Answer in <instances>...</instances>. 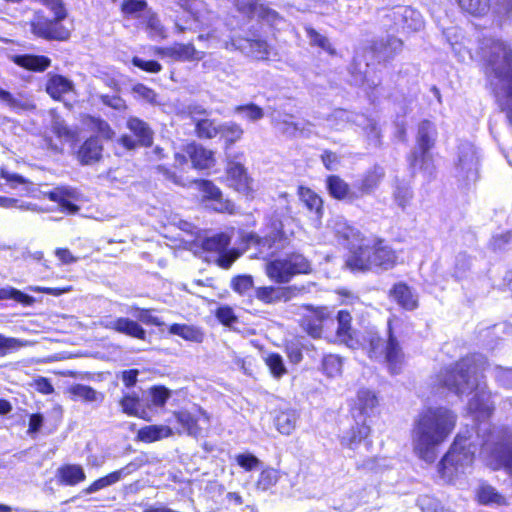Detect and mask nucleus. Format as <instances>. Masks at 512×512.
<instances>
[{"label":"nucleus","instance_id":"17","mask_svg":"<svg viewBox=\"0 0 512 512\" xmlns=\"http://www.w3.org/2000/svg\"><path fill=\"white\" fill-rule=\"evenodd\" d=\"M100 325L105 329L113 330L132 338L146 339V331L143 327L138 322L127 317L113 318L108 316L100 321Z\"/></svg>","mask_w":512,"mask_h":512},{"label":"nucleus","instance_id":"14","mask_svg":"<svg viewBox=\"0 0 512 512\" xmlns=\"http://www.w3.org/2000/svg\"><path fill=\"white\" fill-rule=\"evenodd\" d=\"M227 175L229 185L243 195H249L252 192V179L248 176L247 170L241 163L244 157L243 153L232 154L227 152Z\"/></svg>","mask_w":512,"mask_h":512},{"label":"nucleus","instance_id":"43","mask_svg":"<svg viewBox=\"0 0 512 512\" xmlns=\"http://www.w3.org/2000/svg\"><path fill=\"white\" fill-rule=\"evenodd\" d=\"M169 332L196 343L203 340V333L199 329L185 324H173L170 326Z\"/></svg>","mask_w":512,"mask_h":512},{"label":"nucleus","instance_id":"51","mask_svg":"<svg viewBox=\"0 0 512 512\" xmlns=\"http://www.w3.org/2000/svg\"><path fill=\"white\" fill-rule=\"evenodd\" d=\"M343 360L338 355L329 354L322 359V371L328 377H336L342 372Z\"/></svg>","mask_w":512,"mask_h":512},{"label":"nucleus","instance_id":"40","mask_svg":"<svg viewBox=\"0 0 512 512\" xmlns=\"http://www.w3.org/2000/svg\"><path fill=\"white\" fill-rule=\"evenodd\" d=\"M275 127L284 135L293 137L301 131L300 123L294 120L290 114H279L274 118Z\"/></svg>","mask_w":512,"mask_h":512},{"label":"nucleus","instance_id":"9","mask_svg":"<svg viewBox=\"0 0 512 512\" xmlns=\"http://www.w3.org/2000/svg\"><path fill=\"white\" fill-rule=\"evenodd\" d=\"M480 155L471 142H462L458 146L454 167V176L459 182L469 185L479 177Z\"/></svg>","mask_w":512,"mask_h":512},{"label":"nucleus","instance_id":"33","mask_svg":"<svg viewBox=\"0 0 512 512\" xmlns=\"http://www.w3.org/2000/svg\"><path fill=\"white\" fill-rule=\"evenodd\" d=\"M187 153L195 168L207 169L214 164L213 152L201 145L192 144L187 147Z\"/></svg>","mask_w":512,"mask_h":512},{"label":"nucleus","instance_id":"59","mask_svg":"<svg viewBox=\"0 0 512 512\" xmlns=\"http://www.w3.org/2000/svg\"><path fill=\"white\" fill-rule=\"evenodd\" d=\"M91 129L96 131L101 137L105 139H112L115 132L112 130L108 122L101 118L90 117L89 123Z\"/></svg>","mask_w":512,"mask_h":512},{"label":"nucleus","instance_id":"21","mask_svg":"<svg viewBox=\"0 0 512 512\" xmlns=\"http://www.w3.org/2000/svg\"><path fill=\"white\" fill-rule=\"evenodd\" d=\"M159 54L169 57L175 61H195L202 59L204 53L195 49L192 43H175L171 47L162 48Z\"/></svg>","mask_w":512,"mask_h":512},{"label":"nucleus","instance_id":"12","mask_svg":"<svg viewBox=\"0 0 512 512\" xmlns=\"http://www.w3.org/2000/svg\"><path fill=\"white\" fill-rule=\"evenodd\" d=\"M219 40L223 42L225 50L239 51L257 60L267 59L270 53V47L265 40L242 37L233 30L229 33V39Z\"/></svg>","mask_w":512,"mask_h":512},{"label":"nucleus","instance_id":"38","mask_svg":"<svg viewBox=\"0 0 512 512\" xmlns=\"http://www.w3.org/2000/svg\"><path fill=\"white\" fill-rule=\"evenodd\" d=\"M390 295L400 306L406 310H413L417 307V300L414 298L410 288L406 284H395L390 292Z\"/></svg>","mask_w":512,"mask_h":512},{"label":"nucleus","instance_id":"48","mask_svg":"<svg viewBox=\"0 0 512 512\" xmlns=\"http://www.w3.org/2000/svg\"><path fill=\"white\" fill-rule=\"evenodd\" d=\"M477 497L480 503L484 505L489 504H497L503 505L505 504V498L499 494L495 488L490 485H482L477 490Z\"/></svg>","mask_w":512,"mask_h":512},{"label":"nucleus","instance_id":"2","mask_svg":"<svg viewBox=\"0 0 512 512\" xmlns=\"http://www.w3.org/2000/svg\"><path fill=\"white\" fill-rule=\"evenodd\" d=\"M485 364V358L481 354L466 356L441 372L438 380L441 386L458 396L474 391L468 403L469 409L489 414L494 409L491 393L480 380V373L485 369Z\"/></svg>","mask_w":512,"mask_h":512},{"label":"nucleus","instance_id":"13","mask_svg":"<svg viewBox=\"0 0 512 512\" xmlns=\"http://www.w3.org/2000/svg\"><path fill=\"white\" fill-rule=\"evenodd\" d=\"M127 129L132 135L124 134L118 142L127 150H136L139 147H148L153 143V131L145 121L131 116L126 122Z\"/></svg>","mask_w":512,"mask_h":512},{"label":"nucleus","instance_id":"27","mask_svg":"<svg viewBox=\"0 0 512 512\" xmlns=\"http://www.w3.org/2000/svg\"><path fill=\"white\" fill-rule=\"evenodd\" d=\"M385 176V171L380 166H374L371 170L367 171L359 184L356 186V190L361 194V198L364 195L373 193Z\"/></svg>","mask_w":512,"mask_h":512},{"label":"nucleus","instance_id":"61","mask_svg":"<svg viewBox=\"0 0 512 512\" xmlns=\"http://www.w3.org/2000/svg\"><path fill=\"white\" fill-rule=\"evenodd\" d=\"M146 7L147 2L145 0H125L122 3L121 9L125 15L136 17Z\"/></svg>","mask_w":512,"mask_h":512},{"label":"nucleus","instance_id":"25","mask_svg":"<svg viewBox=\"0 0 512 512\" xmlns=\"http://www.w3.org/2000/svg\"><path fill=\"white\" fill-rule=\"evenodd\" d=\"M49 200L59 203L63 211L69 214L76 213L79 208L72 200L75 199V191L67 187H56L55 189L43 192Z\"/></svg>","mask_w":512,"mask_h":512},{"label":"nucleus","instance_id":"11","mask_svg":"<svg viewBox=\"0 0 512 512\" xmlns=\"http://www.w3.org/2000/svg\"><path fill=\"white\" fill-rule=\"evenodd\" d=\"M307 313L303 316L302 327L314 339L322 337L325 330L334 325V309L327 306L306 305Z\"/></svg>","mask_w":512,"mask_h":512},{"label":"nucleus","instance_id":"10","mask_svg":"<svg viewBox=\"0 0 512 512\" xmlns=\"http://www.w3.org/2000/svg\"><path fill=\"white\" fill-rule=\"evenodd\" d=\"M283 227V221L279 218L278 214H274L267 225V232L263 237L251 232L244 235L243 240L248 245L267 247L269 249H282L289 240V235L283 230Z\"/></svg>","mask_w":512,"mask_h":512},{"label":"nucleus","instance_id":"1","mask_svg":"<svg viewBox=\"0 0 512 512\" xmlns=\"http://www.w3.org/2000/svg\"><path fill=\"white\" fill-rule=\"evenodd\" d=\"M332 230L338 241L350 251L346 266L351 270H389L395 266L396 253L383 240L365 238L343 218L333 220Z\"/></svg>","mask_w":512,"mask_h":512},{"label":"nucleus","instance_id":"4","mask_svg":"<svg viewBox=\"0 0 512 512\" xmlns=\"http://www.w3.org/2000/svg\"><path fill=\"white\" fill-rule=\"evenodd\" d=\"M456 415L444 407L427 408L414 421L412 446L423 461L433 463L438 457L439 446L455 427Z\"/></svg>","mask_w":512,"mask_h":512},{"label":"nucleus","instance_id":"62","mask_svg":"<svg viewBox=\"0 0 512 512\" xmlns=\"http://www.w3.org/2000/svg\"><path fill=\"white\" fill-rule=\"evenodd\" d=\"M413 193L406 185H398L394 191V199L399 207L405 209L410 203Z\"/></svg>","mask_w":512,"mask_h":512},{"label":"nucleus","instance_id":"64","mask_svg":"<svg viewBox=\"0 0 512 512\" xmlns=\"http://www.w3.org/2000/svg\"><path fill=\"white\" fill-rule=\"evenodd\" d=\"M22 346L20 340L16 338L5 337L0 334V358L4 357L7 353L17 350Z\"/></svg>","mask_w":512,"mask_h":512},{"label":"nucleus","instance_id":"63","mask_svg":"<svg viewBox=\"0 0 512 512\" xmlns=\"http://www.w3.org/2000/svg\"><path fill=\"white\" fill-rule=\"evenodd\" d=\"M493 374L496 381L507 388H512V368H503L501 366H494Z\"/></svg>","mask_w":512,"mask_h":512},{"label":"nucleus","instance_id":"41","mask_svg":"<svg viewBox=\"0 0 512 512\" xmlns=\"http://www.w3.org/2000/svg\"><path fill=\"white\" fill-rule=\"evenodd\" d=\"M244 134L242 127L235 122H225L220 124L219 135L225 140L226 149L239 141Z\"/></svg>","mask_w":512,"mask_h":512},{"label":"nucleus","instance_id":"60","mask_svg":"<svg viewBox=\"0 0 512 512\" xmlns=\"http://www.w3.org/2000/svg\"><path fill=\"white\" fill-rule=\"evenodd\" d=\"M234 291L239 294H245L253 287V278L250 275H240L232 279L231 282Z\"/></svg>","mask_w":512,"mask_h":512},{"label":"nucleus","instance_id":"44","mask_svg":"<svg viewBox=\"0 0 512 512\" xmlns=\"http://www.w3.org/2000/svg\"><path fill=\"white\" fill-rule=\"evenodd\" d=\"M172 434L171 429L168 426H147L142 428L138 437L144 442H153L160 440L161 438L168 437Z\"/></svg>","mask_w":512,"mask_h":512},{"label":"nucleus","instance_id":"8","mask_svg":"<svg viewBox=\"0 0 512 512\" xmlns=\"http://www.w3.org/2000/svg\"><path fill=\"white\" fill-rule=\"evenodd\" d=\"M310 270V262L299 253L288 254L266 265L268 277L277 283H287L294 275L306 274Z\"/></svg>","mask_w":512,"mask_h":512},{"label":"nucleus","instance_id":"22","mask_svg":"<svg viewBox=\"0 0 512 512\" xmlns=\"http://www.w3.org/2000/svg\"><path fill=\"white\" fill-rule=\"evenodd\" d=\"M103 145L98 137L88 138L77 152L78 160L82 165H92L102 158Z\"/></svg>","mask_w":512,"mask_h":512},{"label":"nucleus","instance_id":"36","mask_svg":"<svg viewBox=\"0 0 512 512\" xmlns=\"http://www.w3.org/2000/svg\"><path fill=\"white\" fill-rule=\"evenodd\" d=\"M294 289L291 287L287 288H274V287H261L256 291V297L260 301L270 304L276 301L284 300L288 301L293 295Z\"/></svg>","mask_w":512,"mask_h":512},{"label":"nucleus","instance_id":"15","mask_svg":"<svg viewBox=\"0 0 512 512\" xmlns=\"http://www.w3.org/2000/svg\"><path fill=\"white\" fill-rule=\"evenodd\" d=\"M230 244V237L220 233L206 238L203 241V248L206 251L218 253L216 263L223 269H229L234 261L240 256L236 249L227 250Z\"/></svg>","mask_w":512,"mask_h":512},{"label":"nucleus","instance_id":"16","mask_svg":"<svg viewBox=\"0 0 512 512\" xmlns=\"http://www.w3.org/2000/svg\"><path fill=\"white\" fill-rule=\"evenodd\" d=\"M394 22V26L403 32H417L424 27L422 15L410 6L394 7L386 14Z\"/></svg>","mask_w":512,"mask_h":512},{"label":"nucleus","instance_id":"24","mask_svg":"<svg viewBox=\"0 0 512 512\" xmlns=\"http://www.w3.org/2000/svg\"><path fill=\"white\" fill-rule=\"evenodd\" d=\"M200 190L205 198L215 201L214 209L219 212L233 213L235 209L234 203L229 200H223L220 189L208 180L200 183Z\"/></svg>","mask_w":512,"mask_h":512},{"label":"nucleus","instance_id":"20","mask_svg":"<svg viewBox=\"0 0 512 512\" xmlns=\"http://www.w3.org/2000/svg\"><path fill=\"white\" fill-rule=\"evenodd\" d=\"M238 11L249 17H259L269 22H274L278 13L256 0H231Z\"/></svg>","mask_w":512,"mask_h":512},{"label":"nucleus","instance_id":"42","mask_svg":"<svg viewBox=\"0 0 512 512\" xmlns=\"http://www.w3.org/2000/svg\"><path fill=\"white\" fill-rule=\"evenodd\" d=\"M299 196L308 210L315 212L320 217L323 210V201L320 196L309 188H300Z\"/></svg>","mask_w":512,"mask_h":512},{"label":"nucleus","instance_id":"19","mask_svg":"<svg viewBox=\"0 0 512 512\" xmlns=\"http://www.w3.org/2000/svg\"><path fill=\"white\" fill-rule=\"evenodd\" d=\"M140 466H141L140 463H138L136 461H132V462L128 463L125 467H123L117 471H114L102 478L97 479L90 486L85 488L82 492L84 494H92V493H95L103 488L113 485V484L117 483L118 481H120L122 478L128 476L132 472L139 469Z\"/></svg>","mask_w":512,"mask_h":512},{"label":"nucleus","instance_id":"56","mask_svg":"<svg viewBox=\"0 0 512 512\" xmlns=\"http://www.w3.org/2000/svg\"><path fill=\"white\" fill-rule=\"evenodd\" d=\"M306 34L311 45L318 46L330 54H334L335 51L326 36L311 27L306 28Z\"/></svg>","mask_w":512,"mask_h":512},{"label":"nucleus","instance_id":"7","mask_svg":"<svg viewBox=\"0 0 512 512\" xmlns=\"http://www.w3.org/2000/svg\"><path fill=\"white\" fill-rule=\"evenodd\" d=\"M476 450V445L469 438L458 435L439 463L442 477L451 480L459 473L465 472L472 465Z\"/></svg>","mask_w":512,"mask_h":512},{"label":"nucleus","instance_id":"47","mask_svg":"<svg viewBox=\"0 0 512 512\" xmlns=\"http://www.w3.org/2000/svg\"><path fill=\"white\" fill-rule=\"evenodd\" d=\"M120 405L124 413L130 416H137L140 418H145L146 410L141 408L140 399L135 394H127L125 395L121 401Z\"/></svg>","mask_w":512,"mask_h":512},{"label":"nucleus","instance_id":"45","mask_svg":"<svg viewBox=\"0 0 512 512\" xmlns=\"http://www.w3.org/2000/svg\"><path fill=\"white\" fill-rule=\"evenodd\" d=\"M220 124L221 123H216V121L209 118L198 120L195 125L196 135L201 139H212L219 135Z\"/></svg>","mask_w":512,"mask_h":512},{"label":"nucleus","instance_id":"54","mask_svg":"<svg viewBox=\"0 0 512 512\" xmlns=\"http://www.w3.org/2000/svg\"><path fill=\"white\" fill-rule=\"evenodd\" d=\"M279 480L278 471L273 468L264 469L257 480L256 487L262 491L268 490Z\"/></svg>","mask_w":512,"mask_h":512},{"label":"nucleus","instance_id":"35","mask_svg":"<svg viewBox=\"0 0 512 512\" xmlns=\"http://www.w3.org/2000/svg\"><path fill=\"white\" fill-rule=\"evenodd\" d=\"M14 62L22 68L35 72H43L51 65L48 57L30 54L17 55L14 57Z\"/></svg>","mask_w":512,"mask_h":512},{"label":"nucleus","instance_id":"52","mask_svg":"<svg viewBox=\"0 0 512 512\" xmlns=\"http://www.w3.org/2000/svg\"><path fill=\"white\" fill-rule=\"evenodd\" d=\"M234 111L236 114L242 115L244 118L253 122L258 121L264 117L263 109L253 103L236 106Z\"/></svg>","mask_w":512,"mask_h":512},{"label":"nucleus","instance_id":"53","mask_svg":"<svg viewBox=\"0 0 512 512\" xmlns=\"http://www.w3.org/2000/svg\"><path fill=\"white\" fill-rule=\"evenodd\" d=\"M265 363L269 367L271 374L275 378H281L287 373V369L284 365V361L281 355L277 353L269 354L265 358Z\"/></svg>","mask_w":512,"mask_h":512},{"label":"nucleus","instance_id":"58","mask_svg":"<svg viewBox=\"0 0 512 512\" xmlns=\"http://www.w3.org/2000/svg\"><path fill=\"white\" fill-rule=\"evenodd\" d=\"M149 395L153 406L163 407L170 397V391L164 386H154L150 388Z\"/></svg>","mask_w":512,"mask_h":512},{"label":"nucleus","instance_id":"39","mask_svg":"<svg viewBox=\"0 0 512 512\" xmlns=\"http://www.w3.org/2000/svg\"><path fill=\"white\" fill-rule=\"evenodd\" d=\"M298 417L297 412L292 409L280 412L275 419L277 430L281 434L290 435L296 427Z\"/></svg>","mask_w":512,"mask_h":512},{"label":"nucleus","instance_id":"6","mask_svg":"<svg viewBox=\"0 0 512 512\" xmlns=\"http://www.w3.org/2000/svg\"><path fill=\"white\" fill-rule=\"evenodd\" d=\"M480 455L493 470L504 468L512 474V431L493 428L482 443Z\"/></svg>","mask_w":512,"mask_h":512},{"label":"nucleus","instance_id":"31","mask_svg":"<svg viewBox=\"0 0 512 512\" xmlns=\"http://www.w3.org/2000/svg\"><path fill=\"white\" fill-rule=\"evenodd\" d=\"M409 162L412 169H416V167L419 166L424 178L430 180L434 176L435 166L429 151L418 152L417 150H413L409 157Z\"/></svg>","mask_w":512,"mask_h":512},{"label":"nucleus","instance_id":"55","mask_svg":"<svg viewBox=\"0 0 512 512\" xmlns=\"http://www.w3.org/2000/svg\"><path fill=\"white\" fill-rule=\"evenodd\" d=\"M460 7L473 15L485 13L489 7V0H457Z\"/></svg>","mask_w":512,"mask_h":512},{"label":"nucleus","instance_id":"29","mask_svg":"<svg viewBox=\"0 0 512 512\" xmlns=\"http://www.w3.org/2000/svg\"><path fill=\"white\" fill-rule=\"evenodd\" d=\"M436 129L432 122L428 120L422 121L418 126L416 137L417 147L414 150L418 152L429 151L435 143Z\"/></svg>","mask_w":512,"mask_h":512},{"label":"nucleus","instance_id":"49","mask_svg":"<svg viewBox=\"0 0 512 512\" xmlns=\"http://www.w3.org/2000/svg\"><path fill=\"white\" fill-rule=\"evenodd\" d=\"M177 422L183 429L191 436H198L201 433V428L198 426L197 419L187 411H180L175 414Z\"/></svg>","mask_w":512,"mask_h":512},{"label":"nucleus","instance_id":"3","mask_svg":"<svg viewBox=\"0 0 512 512\" xmlns=\"http://www.w3.org/2000/svg\"><path fill=\"white\" fill-rule=\"evenodd\" d=\"M479 53L492 91L512 124V48L501 39L484 37Z\"/></svg>","mask_w":512,"mask_h":512},{"label":"nucleus","instance_id":"46","mask_svg":"<svg viewBox=\"0 0 512 512\" xmlns=\"http://www.w3.org/2000/svg\"><path fill=\"white\" fill-rule=\"evenodd\" d=\"M71 393L74 396H76L88 403H101L104 399V396L102 393L94 390L90 386L83 385V384H76V385L72 386Z\"/></svg>","mask_w":512,"mask_h":512},{"label":"nucleus","instance_id":"26","mask_svg":"<svg viewBox=\"0 0 512 512\" xmlns=\"http://www.w3.org/2000/svg\"><path fill=\"white\" fill-rule=\"evenodd\" d=\"M378 399L376 395L369 389H360L357 393V400L353 408V415L363 419L370 416L373 409L377 406Z\"/></svg>","mask_w":512,"mask_h":512},{"label":"nucleus","instance_id":"37","mask_svg":"<svg viewBox=\"0 0 512 512\" xmlns=\"http://www.w3.org/2000/svg\"><path fill=\"white\" fill-rule=\"evenodd\" d=\"M57 475L60 481L66 485L74 486L86 479L82 466L77 464H66L58 468Z\"/></svg>","mask_w":512,"mask_h":512},{"label":"nucleus","instance_id":"30","mask_svg":"<svg viewBox=\"0 0 512 512\" xmlns=\"http://www.w3.org/2000/svg\"><path fill=\"white\" fill-rule=\"evenodd\" d=\"M46 92L55 100H59L64 94L74 89V84L62 75H50L46 83Z\"/></svg>","mask_w":512,"mask_h":512},{"label":"nucleus","instance_id":"5","mask_svg":"<svg viewBox=\"0 0 512 512\" xmlns=\"http://www.w3.org/2000/svg\"><path fill=\"white\" fill-rule=\"evenodd\" d=\"M399 326L398 321L389 319L383 336L370 331L366 337L369 357L387 363L392 374L399 373V365L404 357Z\"/></svg>","mask_w":512,"mask_h":512},{"label":"nucleus","instance_id":"32","mask_svg":"<svg viewBox=\"0 0 512 512\" xmlns=\"http://www.w3.org/2000/svg\"><path fill=\"white\" fill-rule=\"evenodd\" d=\"M356 426H353L349 431L342 436V443L352 448L354 445L360 443L370 433V427L366 423V419L357 418L354 414Z\"/></svg>","mask_w":512,"mask_h":512},{"label":"nucleus","instance_id":"23","mask_svg":"<svg viewBox=\"0 0 512 512\" xmlns=\"http://www.w3.org/2000/svg\"><path fill=\"white\" fill-rule=\"evenodd\" d=\"M402 40L388 36L377 40L372 45V50L376 53L379 61H387L392 59L402 50Z\"/></svg>","mask_w":512,"mask_h":512},{"label":"nucleus","instance_id":"28","mask_svg":"<svg viewBox=\"0 0 512 512\" xmlns=\"http://www.w3.org/2000/svg\"><path fill=\"white\" fill-rule=\"evenodd\" d=\"M337 321L336 336L337 339L345 343L347 346H352L354 337L353 329L351 326L352 316L347 310H340L334 315V321Z\"/></svg>","mask_w":512,"mask_h":512},{"label":"nucleus","instance_id":"50","mask_svg":"<svg viewBox=\"0 0 512 512\" xmlns=\"http://www.w3.org/2000/svg\"><path fill=\"white\" fill-rule=\"evenodd\" d=\"M6 299H13L14 301L25 306H31L35 302L34 297L25 294L13 287H5L0 289V300Z\"/></svg>","mask_w":512,"mask_h":512},{"label":"nucleus","instance_id":"18","mask_svg":"<svg viewBox=\"0 0 512 512\" xmlns=\"http://www.w3.org/2000/svg\"><path fill=\"white\" fill-rule=\"evenodd\" d=\"M326 188L329 194L336 200L352 204L361 198V194L352 188L338 175H330L326 179Z\"/></svg>","mask_w":512,"mask_h":512},{"label":"nucleus","instance_id":"57","mask_svg":"<svg viewBox=\"0 0 512 512\" xmlns=\"http://www.w3.org/2000/svg\"><path fill=\"white\" fill-rule=\"evenodd\" d=\"M417 502L422 512H449L437 499L428 495L420 496Z\"/></svg>","mask_w":512,"mask_h":512},{"label":"nucleus","instance_id":"34","mask_svg":"<svg viewBox=\"0 0 512 512\" xmlns=\"http://www.w3.org/2000/svg\"><path fill=\"white\" fill-rule=\"evenodd\" d=\"M0 100L16 113L35 109L33 102L23 94L18 93L17 95H13L1 87Z\"/></svg>","mask_w":512,"mask_h":512}]
</instances>
